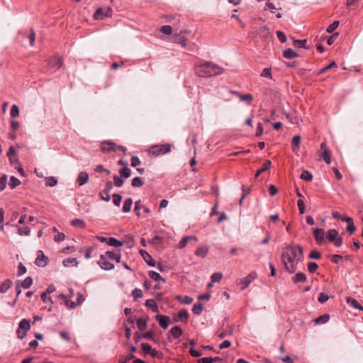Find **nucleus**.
<instances>
[{
  "label": "nucleus",
  "instance_id": "1",
  "mask_svg": "<svg viewBox=\"0 0 363 363\" xmlns=\"http://www.w3.org/2000/svg\"><path fill=\"white\" fill-rule=\"evenodd\" d=\"M303 247L294 243L283 249L281 260L285 270L289 274H294L297 270L298 264L303 260Z\"/></svg>",
  "mask_w": 363,
  "mask_h": 363
},
{
  "label": "nucleus",
  "instance_id": "2",
  "mask_svg": "<svg viewBox=\"0 0 363 363\" xmlns=\"http://www.w3.org/2000/svg\"><path fill=\"white\" fill-rule=\"evenodd\" d=\"M223 71L221 67L209 62L201 63L195 67V72L199 77H210L221 74Z\"/></svg>",
  "mask_w": 363,
  "mask_h": 363
},
{
  "label": "nucleus",
  "instance_id": "3",
  "mask_svg": "<svg viewBox=\"0 0 363 363\" xmlns=\"http://www.w3.org/2000/svg\"><path fill=\"white\" fill-rule=\"evenodd\" d=\"M172 145L170 143L155 145L149 148V153L154 156H160L171 152Z\"/></svg>",
  "mask_w": 363,
  "mask_h": 363
},
{
  "label": "nucleus",
  "instance_id": "4",
  "mask_svg": "<svg viewBox=\"0 0 363 363\" xmlns=\"http://www.w3.org/2000/svg\"><path fill=\"white\" fill-rule=\"evenodd\" d=\"M120 176L114 175L113 176V184L116 187H121L124 184L123 178L128 179L131 175V171L128 167H123L122 169H119Z\"/></svg>",
  "mask_w": 363,
  "mask_h": 363
},
{
  "label": "nucleus",
  "instance_id": "5",
  "mask_svg": "<svg viewBox=\"0 0 363 363\" xmlns=\"http://www.w3.org/2000/svg\"><path fill=\"white\" fill-rule=\"evenodd\" d=\"M48 69L51 72L56 71L62 67L63 62L62 57L58 55L52 56L47 60Z\"/></svg>",
  "mask_w": 363,
  "mask_h": 363
},
{
  "label": "nucleus",
  "instance_id": "6",
  "mask_svg": "<svg viewBox=\"0 0 363 363\" xmlns=\"http://www.w3.org/2000/svg\"><path fill=\"white\" fill-rule=\"evenodd\" d=\"M338 231L335 229L328 230L325 237L330 242H333L336 247H340L342 244V238L338 237Z\"/></svg>",
  "mask_w": 363,
  "mask_h": 363
},
{
  "label": "nucleus",
  "instance_id": "7",
  "mask_svg": "<svg viewBox=\"0 0 363 363\" xmlns=\"http://www.w3.org/2000/svg\"><path fill=\"white\" fill-rule=\"evenodd\" d=\"M141 348L145 355L150 354L152 357H157L158 359H162L163 354L161 352L153 349L151 345L148 343H142Z\"/></svg>",
  "mask_w": 363,
  "mask_h": 363
},
{
  "label": "nucleus",
  "instance_id": "8",
  "mask_svg": "<svg viewBox=\"0 0 363 363\" xmlns=\"http://www.w3.org/2000/svg\"><path fill=\"white\" fill-rule=\"evenodd\" d=\"M257 277L255 272H252L247 277L240 279L239 284L241 286V289H246L250 284Z\"/></svg>",
  "mask_w": 363,
  "mask_h": 363
},
{
  "label": "nucleus",
  "instance_id": "9",
  "mask_svg": "<svg viewBox=\"0 0 363 363\" xmlns=\"http://www.w3.org/2000/svg\"><path fill=\"white\" fill-rule=\"evenodd\" d=\"M98 264L104 270H111L114 268V264L108 261V258L105 255H100V259L98 261Z\"/></svg>",
  "mask_w": 363,
  "mask_h": 363
},
{
  "label": "nucleus",
  "instance_id": "10",
  "mask_svg": "<svg viewBox=\"0 0 363 363\" xmlns=\"http://www.w3.org/2000/svg\"><path fill=\"white\" fill-rule=\"evenodd\" d=\"M48 261V257H46L42 250L38 251L37 258L35 259V264L38 267H43L47 265Z\"/></svg>",
  "mask_w": 363,
  "mask_h": 363
},
{
  "label": "nucleus",
  "instance_id": "11",
  "mask_svg": "<svg viewBox=\"0 0 363 363\" xmlns=\"http://www.w3.org/2000/svg\"><path fill=\"white\" fill-rule=\"evenodd\" d=\"M320 150H323L322 154L320 155V157L324 160V161L327 164L331 163V155L330 152L327 149V145L325 143H322L320 144Z\"/></svg>",
  "mask_w": 363,
  "mask_h": 363
},
{
  "label": "nucleus",
  "instance_id": "12",
  "mask_svg": "<svg viewBox=\"0 0 363 363\" xmlns=\"http://www.w3.org/2000/svg\"><path fill=\"white\" fill-rule=\"evenodd\" d=\"M174 41L179 45H181L183 48H186L188 46V50H192L195 48L194 43H191L187 45V39L182 36H174Z\"/></svg>",
  "mask_w": 363,
  "mask_h": 363
},
{
  "label": "nucleus",
  "instance_id": "13",
  "mask_svg": "<svg viewBox=\"0 0 363 363\" xmlns=\"http://www.w3.org/2000/svg\"><path fill=\"white\" fill-rule=\"evenodd\" d=\"M155 320L162 328L167 329L168 328L169 323V318L168 316L158 314L155 316Z\"/></svg>",
  "mask_w": 363,
  "mask_h": 363
},
{
  "label": "nucleus",
  "instance_id": "14",
  "mask_svg": "<svg viewBox=\"0 0 363 363\" xmlns=\"http://www.w3.org/2000/svg\"><path fill=\"white\" fill-rule=\"evenodd\" d=\"M230 92L237 96L240 99V101H245L247 104H250L253 99V96L250 94H242L236 91H230Z\"/></svg>",
  "mask_w": 363,
  "mask_h": 363
},
{
  "label": "nucleus",
  "instance_id": "15",
  "mask_svg": "<svg viewBox=\"0 0 363 363\" xmlns=\"http://www.w3.org/2000/svg\"><path fill=\"white\" fill-rule=\"evenodd\" d=\"M313 235L318 244H320L324 241L325 233L322 228H316L314 230Z\"/></svg>",
  "mask_w": 363,
  "mask_h": 363
},
{
  "label": "nucleus",
  "instance_id": "16",
  "mask_svg": "<svg viewBox=\"0 0 363 363\" xmlns=\"http://www.w3.org/2000/svg\"><path fill=\"white\" fill-rule=\"evenodd\" d=\"M140 254L143 257V258L144 259L145 262L149 266H151V267L155 266V262L153 258L151 257V255L147 252H146L145 250H140Z\"/></svg>",
  "mask_w": 363,
  "mask_h": 363
},
{
  "label": "nucleus",
  "instance_id": "17",
  "mask_svg": "<svg viewBox=\"0 0 363 363\" xmlns=\"http://www.w3.org/2000/svg\"><path fill=\"white\" fill-rule=\"evenodd\" d=\"M100 147L102 152H112V150H113V141L104 140L101 143Z\"/></svg>",
  "mask_w": 363,
  "mask_h": 363
},
{
  "label": "nucleus",
  "instance_id": "18",
  "mask_svg": "<svg viewBox=\"0 0 363 363\" xmlns=\"http://www.w3.org/2000/svg\"><path fill=\"white\" fill-rule=\"evenodd\" d=\"M191 240H194L195 242H197L198 239L196 236H185L184 237L179 243V248L183 249L186 247L187 243Z\"/></svg>",
  "mask_w": 363,
  "mask_h": 363
},
{
  "label": "nucleus",
  "instance_id": "19",
  "mask_svg": "<svg viewBox=\"0 0 363 363\" xmlns=\"http://www.w3.org/2000/svg\"><path fill=\"white\" fill-rule=\"evenodd\" d=\"M89 180V174L86 172H81L77 179V182L79 186H82L86 184Z\"/></svg>",
  "mask_w": 363,
  "mask_h": 363
},
{
  "label": "nucleus",
  "instance_id": "20",
  "mask_svg": "<svg viewBox=\"0 0 363 363\" xmlns=\"http://www.w3.org/2000/svg\"><path fill=\"white\" fill-rule=\"evenodd\" d=\"M346 301H347V303L350 306H351L355 309L363 311V306L362 305H360L356 299H354L352 297H347L346 299Z\"/></svg>",
  "mask_w": 363,
  "mask_h": 363
},
{
  "label": "nucleus",
  "instance_id": "21",
  "mask_svg": "<svg viewBox=\"0 0 363 363\" xmlns=\"http://www.w3.org/2000/svg\"><path fill=\"white\" fill-rule=\"evenodd\" d=\"M104 255H106V257L108 259L115 260L117 263L121 262V255L120 253H116L112 251H107V252H106V253Z\"/></svg>",
  "mask_w": 363,
  "mask_h": 363
},
{
  "label": "nucleus",
  "instance_id": "22",
  "mask_svg": "<svg viewBox=\"0 0 363 363\" xmlns=\"http://www.w3.org/2000/svg\"><path fill=\"white\" fill-rule=\"evenodd\" d=\"M282 55L286 59H293L298 56V53L291 48H287L284 50Z\"/></svg>",
  "mask_w": 363,
  "mask_h": 363
},
{
  "label": "nucleus",
  "instance_id": "23",
  "mask_svg": "<svg viewBox=\"0 0 363 363\" xmlns=\"http://www.w3.org/2000/svg\"><path fill=\"white\" fill-rule=\"evenodd\" d=\"M208 252V246H200L195 251V255L198 257H201L203 258L207 256Z\"/></svg>",
  "mask_w": 363,
  "mask_h": 363
},
{
  "label": "nucleus",
  "instance_id": "24",
  "mask_svg": "<svg viewBox=\"0 0 363 363\" xmlns=\"http://www.w3.org/2000/svg\"><path fill=\"white\" fill-rule=\"evenodd\" d=\"M301 143V136L300 135H295L292 138V150L297 153L299 150V145Z\"/></svg>",
  "mask_w": 363,
  "mask_h": 363
},
{
  "label": "nucleus",
  "instance_id": "25",
  "mask_svg": "<svg viewBox=\"0 0 363 363\" xmlns=\"http://www.w3.org/2000/svg\"><path fill=\"white\" fill-rule=\"evenodd\" d=\"M179 303L182 304H191L193 302V298L189 296L178 295L175 298Z\"/></svg>",
  "mask_w": 363,
  "mask_h": 363
},
{
  "label": "nucleus",
  "instance_id": "26",
  "mask_svg": "<svg viewBox=\"0 0 363 363\" xmlns=\"http://www.w3.org/2000/svg\"><path fill=\"white\" fill-rule=\"evenodd\" d=\"M30 320L27 319L21 320L18 324V329H21L26 333L30 330Z\"/></svg>",
  "mask_w": 363,
  "mask_h": 363
},
{
  "label": "nucleus",
  "instance_id": "27",
  "mask_svg": "<svg viewBox=\"0 0 363 363\" xmlns=\"http://www.w3.org/2000/svg\"><path fill=\"white\" fill-rule=\"evenodd\" d=\"M170 333L174 339H177L182 336L183 331L180 327L174 326L170 330Z\"/></svg>",
  "mask_w": 363,
  "mask_h": 363
},
{
  "label": "nucleus",
  "instance_id": "28",
  "mask_svg": "<svg viewBox=\"0 0 363 363\" xmlns=\"http://www.w3.org/2000/svg\"><path fill=\"white\" fill-rule=\"evenodd\" d=\"M306 280V276L304 273L298 272L295 274V276L292 278V281L294 283L298 282H304Z\"/></svg>",
  "mask_w": 363,
  "mask_h": 363
},
{
  "label": "nucleus",
  "instance_id": "29",
  "mask_svg": "<svg viewBox=\"0 0 363 363\" xmlns=\"http://www.w3.org/2000/svg\"><path fill=\"white\" fill-rule=\"evenodd\" d=\"M145 306L151 308L155 313L159 312L158 306L154 299H147L145 302Z\"/></svg>",
  "mask_w": 363,
  "mask_h": 363
},
{
  "label": "nucleus",
  "instance_id": "30",
  "mask_svg": "<svg viewBox=\"0 0 363 363\" xmlns=\"http://www.w3.org/2000/svg\"><path fill=\"white\" fill-rule=\"evenodd\" d=\"M13 283L11 280L6 279L1 284H0V292L6 293L9 289L12 286Z\"/></svg>",
  "mask_w": 363,
  "mask_h": 363
},
{
  "label": "nucleus",
  "instance_id": "31",
  "mask_svg": "<svg viewBox=\"0 0 363 363\" xmlns=\"http://www.w3.org/2000/svg\"><path fill=\"white\" fill-rule=\"evenodd\" d=\"M71 225L75 228H84L86 227V223L84 220L76 218L71 221Z\"/></svg>",
  "mask_w": 363,
  "mask_h": 363
},
{
  "label": "nucleus",
  "instance_id": "32",
  "mask_svg": "<svg viewBox=\"0 0 363 363\" xmlns=\"http://www.w3.org/2000/svg\"><path fill=\"white\" fill-rule=\"evenodd\" d=\"M257 34L262 38H268L271 35L269 28L266 26H261L257 31Z\"/></svg>",
  "mask_w": 363,
  "mask_h": 363
},
{
  "label": "nucleus",
  "instance_id": "33",
  "mask_svg": "<svg viewBox=\"0 0 363 363\" xmlns=\"http://www.w3.org/2000/svg\"><path fill=\"white\" fill-rule=\"evenodd\" d=\"M329 320H330V315L324 314V315H320L319 317L316 318L314 320V322L316 324H324V323H326L327 322H328Z\"/></svg>",
  "mask_w": 363,
  "mask_h": 363
},
{
  "label": "nucleus",
  "instance_id": "34",
  "mask_svg": "<svg viewBox=\"0 0 363 363\" xmlns=\"http://www.w3.org/2000/svg\"><path fill=\"white\" fill-rule=\"evenodd\" d=\"M189 318V314L186 310L183 309L179 311L178 313V318L175 319L174 321L177 322L178 320H184L187 321Z\"/></svg>",
  "mask_w": 363,
  "mask_h": 363
},
{
  "label": "nucleus",
  "instance_id": "35",
  "mask_svg": "<svg viewBox=\"0 0 363 363\" xmlns=\"http://www.w3.org/2000/svg\"><path fill=\"white\" fill-rule=\"evenodd\" d=\"M149 276L152 279L155 281H162L164 283L166 281L165 279L162 277L159 273L155 271H150Z\"/></svg>",
  "mask_w": 363,
  "mask_h": 363
},
{
  "label": "nucleus",
  "instance_id": "36",
  "mask_svg": "<svg viewBox=\"0 0 363 363\" xmlns=\"http://www.w3.org/2000/svg\"><path fill=\"white\" fill-rule=\"evenodd\" d=\"M271 164V161L267 160L264 164L263 167L256 172L255 178H257L262 172L267 170L270 167Z\"/></svg>",
  "mask_w": 363,
  "mask_h": 363
},
{
  "label": "nucleus",
  "instance_id": "37",
  "mask_svg": "<svg viewBox=\"0 0 363 363\" xmlns=\"http://www.w3.org/2000/svg\"><path fill=\"white\" fill-rule=\"evenodd\" d=\"M108 245L109 246L118 247L123 245V242L115 238H108Z\"/></svg>",
  "mask_w": 363,
  "mask_h": 363
},
{
  "label": "nucleus",
  "instance_id": "38",
  "mask_svg": "<svg viewBox=\"0 0 363 363\" xmlns=\"http://www.w3.org/2000/svg\"><path fill=\"white\" fill-rule=\"evenodd\" d=\"M293 40H294V46L296 47V48H305L306 49L307 47H306V42L307 40L306 39L304 40H295L293 38H291Z\"/></svg>",
  "mask_w": 363,
  "mask_h": 363
},
{
  "label": "nucleus",
  "instance_id": "39",
  "mask_svg": "<svg viewBox=\"0 0 363 363\" xmlns=\"http://www.w3.org/2000/svg\"><path fill=\"white\" fill-rule=\"evenodd\" d=\"M132 203H133V200L130 198L125 199L123 206V212L128 213L130 211Z\"/></svg>",
  "mask_w": 363,
  "mask_h": 363
},
{
  "label": "nucleus",
  "instance_id": "40",
  "mask_svg": "<svg viewBox=\"0 0 363 363\" xmlns=\"http://www.w3.org/2000/svg\"><path fill=\"white\" fill-rule=\"evenodd\" d=\"M94 18L96 20H102L104 17V10L102 8H98L94 13Z\"/></svg>",
  "mask_w": 363,
  "mask_h": 363
},
{
  "label": "nucleus",
  "instance_id": "41",
  "mask_svg": "<svg viewBox=\"0 0 363 363\" xmlns=\"http://www.w3.org/2000/svg\"><path fill=\"white\" fill-rule=\"evenodd\" d=\"M301 179L307 182H311L313 179V176L311 172L307 170H303L301 174Z\"/></svg>",
  "mask_w": 363,
  "mask_h": 363
},
{
  "label": "nucleus",
  "instance_id": "42",
  "mask_svg": "<svg viewBox=\"0 0 363 363\" xmlns=\"http://www.w3.org/2000/svg\"><path fill=\"white\" fill-rule=\"evenodd\" d=\"M20 184H21V182H20V180L18 178H16V177H15L13 176L11 177L10 182L9 183V185L11 189H13L16 188Z\"/></svg>",
  "mask_w": 363,
  "mask_h": 363
},
{
  "label": "nucleus",
  "instance_id": "43",
  "mask_svg": "<svg viewBox=\"0 0 363 363\" xmlns=\"http://www.w3.org/2000/svg\"><path fill=\"white\" fill-rule=\"evenodd\" d=\"M143 184H144V182L143 181L142 178H140L139 177H136L133 178L131 182V185L133 187H140L143 185Z\"/></svg>",
  "mask_w": 363,
  "mask_h": 363
},
{
  "label": "nucleus",
  "instance_id": "44",
  "mask_svg": "<svg viewBox=\"0 0 363 363\" xmlns=\"http://www.w3.org/2000/svg\"><path fill=\"white\" fill-rule=\"evenodd\" d=\"M57 184V179L55 177H49L46 179L45 185L47 186H55Z\"/></svg>",
  "mask_w": 363,
  "mask_h": 363
},
{
  "label": "nucleus",
  "instance_id": "45",
  "mask_svg": "<svg viewBox=\"0 0 363 363\" xmlns=\"http://www.w3.org/2000/svg\"><path fill=\"white\" fill-rule=\"evenodd\" d=\"M33 284V279L30 277H26L21 283V286L23 289H28Z\"/></svg>",
  "mask_w": 363,
  "mask_h": 363
},
{
  "label": "nucleus",
  "instance_id": "46",
  "mask_svg": "<svg viewBox=\"0 0 363 363\" xmlns=\"http://www.w3.org/2000/svg\"><path fill=\"white\" fill-rule=\"evenodd\" d=\"M143 291L140 289H135L132 291V296L135 301L143 297Z\"/></svg>",
  "mask_w": 363,
  "mask_h": 363
},
{
  "label": "nucleus",
  "instance_id": "47",
  "mask_svg": "<svg viewBox=\"0 0 363 363\" xmlns=\"http://www.w3.org/2000/svg\"><path fill=\"white\" fill-rule=\"evenodd\" d=\"M30 230L28 227H18V233L20 235H29Z\"/></svg>",
  "mask_w": 363,
  "mask_h": 363
},
{
  "label": "nucleus",
  "instance_id": "48",
  "mask_svg": "<svg viewBox=\"0 0 363 363\" xmlns=\"http://www.w3.org/2000/svg\"><path fill=\"white\" fill-rule=\"evenodd\" d=\"M192 311L196 315H200L203 311L202 304L199 303L193 306Z\"/></svg>",
  "mask_w": 363,
  "mask_h": 363
},
{
  "label": "nucleus",
  "instance_id": "49",
  "mask_svg": "<svg viewBox=\"0 0 363 363\" xmlns=\"http://www.w3.org/2000/svg\"><path fill=\"white\" fill-rule=\"evenodd\" d=\"M137 326L139 330H144L147 327V320L141 318L137 320Z\"/></svg>",
  "mask_w": 363,
  "mask_h": 363
},
{
  "label": "nucleus",
  "instance_id": "50",
  "mask_svg": "<svg viewBox=\"0 0 363 363\" xmlns=\"http://www.w3.org/2000/svg\"><path fill=\"white\" fill-rule=\"evenodd\" d=\"M337 64L335 63V62H332L330 65H328V66L322 68L321 69H320V71L318 72V74H323L325 73V72H327L328 69H331V68H333V67H337Z\"/></svg>",
  "mask_w": 363,
  "mask_h": 363
},
{
  "label": "nucleus",
  "instance_id": "51",
  "mask_svg": "<svg viewBox=\"0 0 363 363\" xmlns=\"http://www.w3.org/2000/svg\"><path fill=\"white\" fill-rule=\"evenodd\" d=\"M223 277V274L220 272H216L211 275V280L212 282H219Z\"/></svg>",
  "mask_w": 363,
  "mask_h": 363
},
{
  "label": "nucleus",
  "instance_id": "52",
  "mask_svg": "<svg viewBox=\"0 0 363 363\" xmlns=\"http://www.w3.org/2000/svg\"><path fill=\"white\" fill-rule=\"evenodd\" d=\"M160 31L165 35H170L172 33V28L170 26H162L160 28Z\"/></svg>",
  "mask_w": 363,
  "mask_h": 363
},
{
  "label": "nucleus",
  "instance_id": "53",
  "mask_svg": "<svg viewBox=\"0 0 363 363\" xmlns=\"http://www.w3.org/2000/svg\"><path fill=\"white\" fill-rule=\"evenodd\" d=\"M11 116L16 118L19 116V108L17 105H13L11 108Z\"/></svg>",
  "mask_w": 363,
  "mask_h": 363
},
{
  "label": "nucleus",
  "instance_id": "54",
  "mask_svg": "<svg viewBox=\"0 0 363 363\" xmlns=\"http://www.w3.org/2000/svg\"><path fill=\"white\" fill-rule=\"evenodd\" d=\"M101 199L105 201H109L111 199L110 192L104 189L100 193Z\"/></svg>",
  "mask_w": 363,
  "mask_h": 363
},
{
  "label": "nucleus",
  "instance_id": "55",
  "mask_svg": "<svg viewBox=\"0 0 363 363\" xmlns=\"http://www.w3.org/2000/svg\"><path fill=\"white\" fill-rule=\"evenodd\" d=\"M318 268V265L315 262H309L308 264V270L310 273H314L317 269Z\"/></svg>",
  "mask_w": 363,
  "mask_h": 363
},
{
  "label": "nucleus",
  "instance_id": "56",
  "mask_svg": "<svg viewBox=\"0 0 363 363\" xmlns=\"http://www.w3.org/2000/svg\"><path fill=\"white\" fill-rule=\"evenodd\" d=\"M339 26V21H335L333 23H331L326 29L327 32L329 33H333Z\"/></svg>",
  "mask_w": 363,
  "mask_h": 363
},
{
  "label": "nucleus",
  "instance_id": "57",
  "mask_svg": "<svg viewBox=\"0 0 363 363\" xmlns=\"http://www.w3.org/2000/svg\"><path fill=\"white\" fill-rule=\"evenodd\" d=\"M320 257V253L315 250H312L308 255V258L310 259H319Z\"/></svg>",
  "mask_w": 363,
  "mask_h": 363
},
{
  "label": "nucleus",
  "instance_id": "58",
  "mask_svg": "<svg viewBox=\"0 0 363 363\" xmlns=\"http://www.w3.org/2000/svg\"><path fill=\"white\" fill-rule=\"evenodd\" d=\"M6 183L7 176L4 174L0 178V191H3L6 188Z\"/></svg>",
  "mask_w": 363,
  "mask_h": 363
},
{
  "label": "nucleus",
  "instance_id": "59",
  "mask_svg": "<svg viewBox=\"0 0 363 363\" xmlns=\"http://www.w3.org/2000/svg\"><path fill=\"white\" fill-rule=\"evenodd\" d=\"M74 264V265H77L78 262H77V259L75 258H68V259H65L64 261H63V265L65 267H69V264Z\"/></svg>",
  "mask_w": 363,
  "mask_h": 363
},
{
  "label": "nucleus",
  "instance_id": "60",
  "mask_svg": "<svg viewBox=\"0 0 363 363\" xmlns=\"http://www.w3.org/2000/svg\"><path fill=\"white\" fill-rule=\"evenodd\" d=\"M121 199H122V196L120 194H113V202L116 206H120Z\"/></svg>",
  "mask_w": 363,
  "mask_h": 363
},
{
  "label": "nucleus",
  "instance_id": "61",
  "mask_svg": "<svg viewBox=\"0 0 363 363\" xmlns=\"http://www.w3.org/2000/svg\"><path fill=\"white\" fill-rule=\"evenodd\" d=\"M113 150H112V152L121 151V152H125V151L127 150L125 147L117 145L114 142H113Z\"/></svg>",
  "mask_w": 363,
  "mask_h": 363
},
{
  "label": "nucleus",
  "instance_id": "62",
  "mask_svg": "<svg viewBox=\"0 0 363 363\" xmlns=\"http://www.w3.org/2000/svg\"><path fill=\"white\" fill-rule=\"evenodd\" d=\"M261 77H269V78H272V72H271V69L270 68H264L261 74H260Z\"/></svg>",
  "mask_w": 363,
  "mask_h": 363
},
{
  "label": "nucleus",
  "instance_id": "63",
  "mask_svg": "<svg viewBox=\"0 0 363 363\" xmlns=\"http://www.w3.org/2000/svg\"><path fill=\"white\" fill-rule=\"evenodd\" d=\"M297 205L301 214H303L305 212V203L302 199H299L297 201Z\"/></svg>",
  "mask_w": 363,
  "mask_h": 363
},
{
  "label": "nucleus",
  "instance_id": "64",
  "mask_svg": "<svg viewBox=\"0 0 363 363\" xmlns=\"http://www.w3.org/2000/svg\"><path fill=\"white\" fill-rule=\"evenodd\" d=\"M131 166L133 167H137L138 165H139L140 164V160L139 159L138 157L137 156H132L131 157Z\"/></svg>",
  "mask_w": 363,
  "mask_h": 363
}]
</instances>
